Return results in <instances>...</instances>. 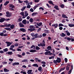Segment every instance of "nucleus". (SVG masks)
Here are the masks:
<instances>
[{
	"instance_id": "obj_48",
	"label": "nucleus",
	"mask_w": 74,
	"mask_h": 74,
	"mask_svg": "<svg viewBox=\"0 0 74 74\" xmlns=\"http://www.w3.org/2000/svg\"><path fill=\"white\" fill-rule=\"evenodd\" d=\"M30 11L32 12H33L34 11V10L32 8H31L30 10Z\"/></svg>"
},
{
	"instance_id": "obj_23",
	"label": "nucleus",
	"mask_w": 74,
	"mask_h": 74,
	"mask_svg": "<svg viewBox=\"0 0 74 74\" xmlns=\"http://www.w3.org/2000/svg\"><path fill=\"white\" fill-rule=\"evenodd\" d=\"M29 52L32 53H34L36 52V51L35 50L31 49L30 50Z\"/></svg>"
},
{
	"instance_id": "obj_46",
	"label": "nucleus",
	"mask_w": 74,
	"mask_h": 74,
	"mask_svg": "<svg viewBox=\"0 0 74 74\" xmlns=\"http://www.w3.org/2000/svg\"><path fill=\"white\" fill-rule=\"evenodd\" d=\"M69 51H71L72 50V47L71 46V47H69Z\"/></svg>"
},
{
	"instance_id": "obj_52",
	"label": "nucleus",
	"mask_w": 74,
	"mask_h": 74,
	"mask_svg": "<svg viewBox=\"0 0 74 74\" xmlns=\"http://www.w3.org/2000/svg\"><path fill=\"white\" fill-rule=\"evenodd\" d=\"M31 8V5H29L27 6V8Z\"/></svg>"
},
{
	"instance_id": "obj_27",
	"label": "nucleus",
	"mask_w": 74,
	"mask_h": 74,
	"mask_svg": "<svg viewBox=\"0 0 74 74\" xmlns=\"http://www.w3.org/2000/svg\"><path fill=\"white\" fill-rule=\"evenodd\" d=\"M33 66H34V67H38V65L36 64H33Z\"/></svg>"
},
{
	"instance_id": "obj_34",
	"label": "nucleus",
	"mask_w": 74,
	"mask_h": 74,
	"mask_svg": "<svg viewBox=\"0 0 74 74\" xmlns=\"http://www.w3.org/2000/svg\"><path fill=\"white\" fill-rule=\"evenodd\" d=\"M33 19L32 18H30L29 19V21L31 23H33Z\"/></svg>"
},
{
	"instance_id": "obj_50",
	"label": "nucleus",
	"mask_w": 74,
	"mask_h": 74,
	"mask_svg": "<svg viewBox=\"0 0 74 74\" xmlns=\"http://www.w3.org/2000/svg\"><path fill=\"white\" fill-rule=\"evenodd\" d=\"M46 36H47V34H46L45 33H43V34H42V36H43V37H45Z\"/></svg>"
},
{
	"instance_id": "obj_49",
	"label": "nucleus",
	"mask_w": 74,
	"mask_h": 74,
	"mask_svg": "<svg viewBox=\"0 0 74 74\" xmlns=\"http://www.w3.org/2000/svg\"><path fill=\"white\" fill-rule=\"evenodd\" d=\"M35 46H34V45H32V46L30 48L32 49L33 48H35Z\"/></svg>"
},
{
	"instance_id": "obj_47",
	"label": "nucleus",
	"mask_w": 74,
	"mask_h": 74,
	"mask_svg": "<svg viewBox=\"0 0 74 74\" xmlns=\"http://www.w3.org/2000/svg\"><path fill=\"white\" fill-rule=\"evenodd\" d=\"M60 7L62 8H63L64 7V5L63 4H62V5H60Z\"/></svg>"
},
{
	"instance_id": "obj_63",
	"label": "nucleus",
	"mask_w": 74,
	"mask_h": 74,
	"mask_svg": "<svg viewBox=\"0 0 74 74\" xmlns=\"http://www.w3.org/2000/svg\"><path fill=\"white\" fill-rule=\"evenodd\" d=\"M18 46V44L17 43H16L15 44H14V46L15 47H17Z\"/></svg>"
},
{
	"instance_id": "obj_4",
	"label": "nucleus",
	"mask_w": 74,
	"mask_h": 74,
	"mask_svg": "<svg viewBox=\"0 0 74 74\" xmlns=\"http://www.w3.org/2000/svg\"><path fill=\"white\" fill-rule=\"evenodd\" d=\"M6 16L8 17H11L12 14L11 13H10L9 12H6Z\"/></svg>"
},
{
	"instance_id": "obj_9",
	"label": "nucleus",
	"mask_w": 74,
	"mask_h": 74,
	"mask_svg": "<svg viewBox=\"0 0 74 74\" xmlns=\"http://www.w3.org/2000/svg\"><path fill=\"white\" fill-rule=\"evenodd\" d=\"M71 65L69 64H67V66H66V70L67 71H68Z\"/></svg>"
},
{
	"instance_id": "obj_33",
	"label": "nucleus",
	"mask_w": 74,
	"mask_h": 74,
	"mask_svg": "<svg viewBox=\"0 0 74 74\" xmlns=\"http://www.w3.org/2000/svg\"><path fill=\"white\" fill-rule=\"evenodd\" d=\"M69 27H74V24H69Z\"/></svg>"
},
{
	"instance_id": "obj_22",
	"label": "nucleus",
	"mask_w": 74,
	"mask_h": 74,
	"mask_svg": "<svg viewBox=\"0 0 74 74\" xmlns=\"http://www.w3.org/2000/svg\"><path fill=\"white\" fill-rule=\"evenodd\" d=\"M4 72H9V71H10V70H8V69H7L6 68H4Z\"/></svg>"
},
{
	"instance_id": "obj_64",
	"label": "nucleus",
	"mask_w": 74,
	"mask_h": 74,
	"mask_svg": "<svg viewBox=\"0 0 74 74\" xmlns=\"http://www.w3.org/2000/svg\"><path fill=\"white\" fill-rule=\"evenodd\" d=\"M25 52L22 53V56H25Z\"/></svg>"
},
{
	"instance_id": "obj_19",
	"label": "nucleus",
	"mask_w": 74,
	"mask_h": 74,
	"mask_svg": "<svg viewBox=\"0 0 74 74\" xmlns=\"http://www.w3.org/2000/svg\"><path fill=\"white\" fill-rule=\"evenodd\" d=\"M45 33L47 34H48L49 33V31L47 30H45L44 31Z\"/></svg>"
},
{
	"instance_id": "obj_35",
	"label": "nucleus",
	"mask_w": 74,
	"mask_h": 74,
	"mask_svg": "<svg viewBox=\"0 0 74 74\" xmlns=\"http://www.w3.org/2000/svg\"><path fill=\"white\" fill-rule=\"evenodd\" d=\"M22 20V19L21 18H18V22H21Z\"/></svg>"
},
{
	"instance_id": "obj_42",
	"label": "nucleus",
	"mask_w": 74,
	"mask_h": 74,
	"mask_svg": "<svg viewBox=\"0 0 74 74\" xmlns=\"http://www.w3.org/2000/svg\"><path fill=\"white\" fill-rule=\"evenodd\" d=\"M51 49L52 50L51 47L50 46H48L47 47V49Z\"/></svg>"
},
{
	"instance_id": "obj_29",
	"label": "nucleus",
	"mask_w": 74,
	"mask_h": 74,
	"mask_svg": "<svg viewBox=\"0 0 74 74\" xmlns=\"http://www.w3.org/2000/svg\"><path fill=\"white\" fill-rule=\"evenodd\" d=\"M38 70L39 71H40V72H42V71H41L42 70V67L41 66L39 67Z\"/></svg>"
},
{
	"instance_id": "obj_28",
	"label": "nucleus",
	"mask_w": 74,
	"mask_h": 74,
	"mask_svg": "<svg viewBox=\"0 0 74 74\" xmlns=\"http://www.w3.org/2000/svg\"><path fill=\"white\" fill-rule=\"evenodd\" d=\"M3 51L5 52H8V49L7 48H6V49H3Z\"/></svg>"
},
{
	"instance_id": "obj_36",
	"label": "nucleus",
	"mask_w": 74,
	"mask_h": 74,
	"mask_svg": "<svg viewBox=\"0 0 74 74\" xmlns=\"http://www.w3.org/2000/svg\"><path fill=\"white\" fill-rule=\"evenodd\" d=\"M17 56L18 57L20 58H21L22 57V56L21 54H17Z\"/></svg>"
},
{
	"instance_id": "obj_57",
	"label": "nucleus",
	"mask_w": 74,
	"mask_h": 74,
	"mask_svg": "<svg viewBox=\"0 0 74 74\" xmlns=\"http://www.w3.org/2000/svg\"><path fill=\"white\" fill-rule=\"evenodd\" d=\"M18 1L19 2V3H22L23 2V1H20V0H18Z\"/></svg>"
},
{
	"instance_id": "obj_58",
	"label": "nucleus",
	"mask_w": 74,
	"mask_h": 74,
	"mask_svg": "<svg viewBox=\"0 0 74 74\" xmlns=\"http://www.w3.org/2000/svg\"><path fill=\"white\" fill-rule=\"evenodd\" d=\"M48 3H49V4H51L53 3V2L51 1H48Z\"/></svg>"
},
{
	"instance_id": "obj_1",
	"label": "nucleus",
	"mask_w": 74,
	"mask_h": 74,
	"mask_svg": "<svg viewBox=\"0 0 74 74\" xmlns=\"http://www.w3.org/2000/svg\"><path fill=\"white\" fill-rule=\"evenodd\" d=\"M57 60H54L53 61V62L55 64H57V63H60L61 62V59L58 57L57 58Z\"/></svg>"
},
{
	"instance_id": "obj_17",
	"label": "nucleus",
	"mask_w": 74,
	"mask_h": 74,
	"mask_svg": "<svg viewBox=\"0 0 74 74\" xmlns=\"http://www.w3.org/2000/svg\"><path fill=\"white\" fill-rule=\"evenodd\" d=\"M54 8L56 10H59V8H58V6L57 5H55L54 7Z\"/></svg>"
},
{
	"instance_id": "obj_7",
	"label": "nucleus",
	"mask_w": 74,
	"mask_h": 74,
	"mask_svg": "<svg viewBox=\"0 0 74 74\" xmlns=\"http://www.w3.org/2000/svg\"><path fill=\"white\" fill-rule=\"evenodd\" d=\"M6 43L7 44V47L10 46V45H11V44H12V43L11 42H10L8 41H6Z\"/></svg>"
},
{
	"instance_id": "obj_41",
	"label": "nucleus",
	"mask_w": 74,
	"mask_h": 74,
	"mask_svg": "<svg viewBox=\"0 0 74 74\" xmlns=\"http://www.w3.org/2000/svg\"><path fill=\"white\" fill-rule=\"evenodd\" d=\"M61 36H62V37H64L66 36V34H64L63 33H62V35H60Z\"/></svg>"
},
{
	"instance_id": "obj_10",
	"label": "nucleus",
	"mask_w": 74,
	"mask_h": 74,
	"mask_svg": "<svg viewBox=\"0 0 74 74\" xmlns=\"http://www.w3.org/2000/svg\"><path fill=\"white\" fill-rule=\"evenodd\" d=\"M5 21V18H1L0 19V22L1 23H3Z\"/></svg>"
},
{
	"instance_id": "obj_37",
	"label": "nucleus",
	"mask_w": 74,
	"mask_h": 74,
	"mask_svg": "<svg viewBox=\"0 0 74 74\" xmlns=\"http://www.w3.org/2000/svg\"><path fill=\"white\" fill-rule=\"evenodd\" d=\"M29 27L30 28H34L35 27L34 26V25H30Z\"/></svg>"
},
{
	"instance_id": "obj_15",
	"label": "nucleus",
	"mask_w": 74,
	"mask_h": 74,
	"mask_svg": "<svg viewBox=\"0 0 74 74\" xmlns=\"http://www.w3.org/2000/svg\"><path fill=\"white\" fill-rule=\"evenodd\" d=\"M35 30V29L30 28L28 29V31H30V32L34 31V30Z\"/></svg>"
},
{
	"instance_id": "obj_44",
	"label": "nucleus",
	"mask_w": 74,
	"mask_h": 74,
	"mask_svg": "<svg viewBox=\"0 0 74 74\" xmlns=\"http://www.w3.org/2000/svg\"><path fill=\"white\" fill-rule=\"evenodd\" d=\"M36 49L37 50H38L40 49V47H39L38 46H37L36 47Z\"/></svg>"
},
{
	"instance_id": "obj_14",
	"label": "nucleus",
	"mask_w": 74,
	"mask_h": 74,
	"mask_svg": "<svg viewBox=\"0 0 74 74\" xmlns=\"http://www.w3.org/2000/svg\"><path fill=\"white\" fill-rule=\"evenodd\" d=\"M62 17L63 18H68V17L66 16L65 14H62Z\"/></svg>"
},
{
	"instance_id": "obj_59",
	"label": "nucleus",
	"mask_w": 74,
	"mask_h": 74,
	"mask_svg": "<svg viewBox=\"0 0 74 74\" xmlns=\"http://www.w3.org/2000/svg\"><path fill=\"white\" fill-rule=\"evenodd\" d=\"M41 64H46V62H45L42 61V62H41Z\"/></svg>"
},
{
	"instance_id": "obj_3",
	"label": "nucleus",
	"mask_w": 74,
	"mask_h": 74,
	"mask_svg": "<svg viewBox=\"0 0 74 74\" xmlns=\"http://www.w3.org/2000/svg\"><path fill=\"white\" fill-rule=\"evenodd\" d=\"M35 36L36 38H41L42 37V34H38V33H36L35 35Z\"/></svg>"
},
{
	"instance_id": "obj_43",
	"label": "nucleus",
	"mask_w": 74,
	"mask_h": 74,
	"mask_svg": "<svg viewBox=\"0 0 74 74\" xmlns=\"http://www.w3.org/2000/svg\"><path fill=\"white\" fill-rule=\"evenodd\" d=\"M51 33H55V31L53 29H52L51 30Z\"/></svg>"
},
{
	"instance_id": "obj_2",
	"label": "nucleus",
	"mask_w": 74,
	"mask_h": 74,
	"mask_svg": "<svg viewBox=\"0 0 74 74\" xmlns=\"http://www.w3.org/2000/svg\"><path fill=\"white\" fill-rule=\"evenodd\" d=\"M9 7L10 8H9V9L10 10H13V11L14 10V9H13L15 8V6L13 5V4H10Z\"/></svg>"
},
{
	"instance_id": "obj_12",
	"label": "nucleus",
	"mask_w": 74,
	"mask_h": 74,
	"mask_svg": "<svg viewBox=\"0 0 74 74\" xmlns=\"http://www.w3.org/2000/svg\"><path fill=\"white\" fill-rule=\"evenodd\" d=\"M13 54V53H12V51H8V52L6 53V54H8L10 55H12Z\"/></svg>"
},
{
	"instance_id": "obj_26",
	"label": "nucleus",
	"mask_w": 74,
	"mask_h": 74,
	"mask_svg": "<svg viewBox=\"0 0 74 74\" xmlns=\"http://www.w3.org/2000/svg\"><path fill=\"white\" fill-rule=\"evenodd\" d=\"M4 29L5 30H8L9 31H10L11 30V29L10 28H5Z\"/></svg>"
},
{
	"instance_id": "obj_31",
	"label": "nucleus",
	"mask_w": 74,
	"mask_h": 74,
	"mask_svg": "<svg viewBox=\"0 0 74 74\" xmlns=\"http://www.w3.org/2000/svg\"><path fill=\"white\" fill-rule=\"evenodd\" d=\"M9 3H10V2H9V1H6L4 3V5H5V6H6L8 4H9Z\"/></svg>"
},
{
	"instance_id": "obj_6",
	"label": "nucleus",
	"mask_w": 74,
	"mask_h": 74,
	"mask_svg": "<svg viewBox=\"0 0 74 74\" xmlns=\"http://www.w3.org/2000/svg\"><path fill=\"white\" fill-rule=\"evenodd\" d=\"M38 46L39 47L41 46V47H43L45 46V44L40 43V44H38Z\"/></svg>"
},
{
	"instance_id": "obj_45",
	"label": "nucleus",
	"mask_w": 74,
	"mask_h": 74,
	"mask_svg": "<svg viewBox=\"0 0 74 74\" xmlns=\"http://www.w3.org/2000/svg\"><path fill=\"white\" fill-rule=\"evenodd\" d=\"M20 14L21 15H22L23 16H24V12H21L20 13Z\"/></svg>"
},
{
	"instance_id": "obj_25",
	"label": "nucleus",
	"mask_w": 74,
	"mask_h": 74,
	"mask_svg": "<svg viewBox=\"0 0 74 74\" xmlns=\"http://www.w3.org/2000/svg\"><path fill=\"white\" fill-rule=\"evenodd\" d=\"M71 69L68 72V73H70L72 72V70L73 69V65H71Z\"/></svg>"
},
{
	"instance_id": "obj_61",
	"label": "nucleus",
	"mask_w": 74,
	"mask_h": 74,
	"mask_svg": "<svg viewBox=\"0 0 74 74\" xmlns=\"http://www.w3.org/2000/svg\"><path fill=\"white\" fill-rule=\"evenodd\" d=\"M67 35L68 36H69L70 35V32H68L67 33Z\"/></svg>"
},
{
	"instance_id": "obj_38",
	"label": "nucleus",
	"mask_w": 74,
	"mask_h": 74,
	"mask_svg": "<svg viewBox=\"0 0 74 74\" xmlns=\"http://www.w3.org/2000/svg\"><path fill=\"white\" fill-rule=\"evenodd\" d=\"M28 62V60H23L21 61V62Z\"/></svg>"
},
{
	"instance_id": "obj_20",
	"label": "nucleus",
	"mask_w": 74,
	"mask_h": 74,
	"mask_svg": "<svg viewBox=\"0 0 74 74\" xmlns=\"http://www.w3.org/2000/svg\"><path fill=\"white\" fill-rule=\"evenodd\" d=\"M51 53V51H47L45 53V54L46 55H48V53Z\"/></svg>"
},
{
	"instance_id": "obj_18",
	"label": "nucleus",
	"mask_w": 74,
	"mask_h": 74,
	"mask_svg": "<svg viewBox=\"0 0 74 74\" xmlns=\"http://www.w3.org/2000/svg\"><path fill=\"white\" fill-rule=\"evenodd\" d=\"M66 68V66H64L63 68H61L60 69V70L59 71V72H60L64 70Z\"/></svg>"
},
{
	"instance_id": "obj_62",
	"label": "nucleus",
	"mask_w": 74,
	"mask_h": 74,
	"mask_svg": "<svg viewBox=\"0 0 74 74\" xmlns=\"http://www.w3.org/2000/svg\"><path fill=\"white\" fill-rule=\"evenodd\" d=\"M38 7V5H36V6H34V9L35 10L36 8H37Z\"/></svg>"
},
{
	"instance_id": "obj_11",
	"label": "nucleus",
	"mask_w": 74,
	"mask_h": 74,
	"mask_svg": "<svg viewBox=\"0 0 74 74\" xmlns=\"http://www.w3.org/2000/svg\"><path fill=\"white\" fill-rule=\"evenodd\" d=\"M22 23L24 25H26L27 24V21L26 20H23L22 21Z\"/></svg>"
},
{
	"instance_id": "obj_13",
	"label": "nucleus",
	"mask_w": 74,
	"mask_h": 74,
	"mask_svg": "<svg viewBox=\"0 0 74 74\" xmlns=\"http://www.w3.org/2000/svg\"><path fill=\"white\" fill-rule=\"evenodd\" d=\"M20 30L21 32H26V30H25V29L24 28H20Z\"/></svg>"
},
{
	"instance_id": "obj_16",
	"label": "nucleus",
	"mask_w": 74,
	"mask_h": 74,
	"mask_svg": "<svg viewBox=\"0 0 74 74\" xmlns=\"http://www.w3.org/2000/svg\"><path fill=\"white\" fill-rule=\"evenodd\" d=\"M36 25H37V26L40 27L41 26L42 24V23H36Z\"/></svg>"
},
{
	"instance_id": "obj_8",
	"label": "nucleus",
	"mask_w": 74,
	"mask_h": 74,
	"mask_svg": "<svg viewBox=\"0 0 74 74\" xmlns=\"http://www.w3.org/2000/svg\"><path fill=\"white\" fill-rule=\"evenodd\" d=\"M19 25L20 27H24V25L21 22L19 23Z\"/></svg>"
},
{
	"instance_id": "obj_60",
	"label": "nucleus",
	"mask_w": 74,
	"mask_h": 74,
	"mask_svg": "<svg viewBox=\"0 0 74 74\" xmlns=\"http://www.w3.org/2000/svg\"><path fill=\"white\" fill-rule=\"evenodd\" d=\"M59 29L60 30H62L63 29V27H59Z\"/></svg>"
},
{
	"instance_id": "obj_53",
	"label": "nucleus",
	"mask_w": 74,
	"mask_h": 74,
	"mask_svg": "<svg viewBox=\"0 0 74 74\" xmlns=\"http://www.w3.org/2000/svg\"><path fill=\"white\" fill-rule=\"evenodd\" d=\"M10 20V18H7V19H5V21H9Z\"/></svg>"
},
{
	"instance_id": "obj_24",
	"label": "nucleus",
	"mask_w": 74,
	"mask_h": 74,
	"mask_svg": "<svg viewBox=\"0 0 74 74\" xmlns=\"http://www.w3.org/2000/svg\"><path fill=\"white\" fill-rule=\"evenodd\" d=\"M25 16L26 17H27V16H28L29 15L28 13H27V12L26 11H25Z\"/></svg>"
},
{
	"instance_id": "obj_5",
	"label": "nucleus",
	"mask_w": 74,
	"mask_h": 74,
	"mask_svg": "<svg viewBox=\"0 0 74 74\" xmlns=\"http://www.w3.org/2000/svg\"><path fill=\"white\" fill-rule=\"evenodd\" d=\"M58 27V24L57 23L53 24L51 26L52 27H54L55 28H56Z\"/></svg>"
},
{
	"instance_id": "obj_56",
	"label": "nucleus",
	"mask_w": 74,
	"mask_h": 74,
	"mask_svg": "<svg viewBox=\"0 0 74 74\" xmlns=\"http://www.w3.org/2000/svg\"><path fill=\"white\" fill-rule=\"evenodd\" d=\"M39 10H42V11H43L44 10V8H42V7H40L39 8Z\"/></svg>"
},
{
	"instance_id": "obj_51",
	"label": "nucleus",
	"mask_w": 74,
	"mask_h": 74,
	"mask_svg": "<svg viewBox=\"0 0 74 74\" xmlns=\"http://www.w3.org/2000/svg\"><path fill=\"white\" fill-rule=\"evenodd\" d=\"M64 61H65V62L66 63L67 62V61H68V59L67 58H65L64 59Z\"/></svg>"
},
{
	"instance_id": "obj_40",
	"label": "nucleus",
	"mask_w": 74,
	"mask_h": 74,
	"mask_svg": "<svg viewBox=\"0 0 74 74\" xmlns=\"http://www.w3.org/2000/svg\"><path fill=\"white\" fill-rule=\"evenodd\" d=\"M36 35V34H31V35L32 37H36L35 35Z\"/></svg>"
},
{
	"instance_id": "obj_32",
	"label": "nucleus",
	"mask_w": 74,
	"mask_h": 74,
	"mask_svg": "<svg viewBox=\"0 0 74 74\" xmlns=\"http://www.w3.org/2000/svg\"><path fill=\"white\" fill-rule=\"evenodd\" d=\"M26 7V6H23V7L21 8V10L22 11H24V10L25 9Z\"/></svg>"
},
{
	"instance_id": "obj_55",
	"label": "nucleus",
	"mask_w": 74,
	"mask_h": 74,
	"mask_svg": "<svg viewBox=\"0 0 74 74\" xmlns=\"http://www.w3.org/2000/svg\"><path fill=\"white\" fill-rule=\"evenodd\" d=\"M9 60L10 61H11V62H12L13 60V59H11V58H10V59H9Z\"/></svg>"
},
{
	"instance_id": "obj_21",
	"label": "nucleus",
	"mask_w": 74,
	"mask_h": 74,
	"mask_svg": "<svg viewBox=\"0 0 74 74\" xmlns=\"http://www.w3.org/2000/svg\"><path fill=\"white\" fill-rule=\"evenodd\" d=\"M32 71V70H29L28 71H27V74H32V73H31Z\"/></svg>"
},
{
	"instance_id": "obj_54",
	"label": "nucleus",
	"mask_w": 74,
	"mask_h": 74,
	"mask_svg": "<svg viewBox=\"0 0 74 74\" xmlns=\"http://www.w3.org/2000/svg\"><path fill=\"white\" fill-rule=\"evenodd\" d=\"M4 35V33L3 32H1L0 34V35L1 36H3Z\"/></svg>"
},
{
	"instance_id": "obj_39",
	"label": "nucleus",
	"mask_w": 74,
	"mask_h": 74,
	"mask_svg": "<svg viewBox=\"0 0 74 74\" xmlns=\"http://www.w3.org/2000/svg\"><path fill=\"white\" fill-rule=\"evenodd\" d=\"M64 26V25L63 24H62V23H60L58 24V27H60L61 26Z\"/></svg>"
},
{
	"instance_id": "obj_30",
	"label": "nucleus",
	"mask_w": 74,
	"mask_h": 74,
	"mask_svg": "<svg viewBox=\"0 0 74 74\" xmlns=\"http://www.w3.org/2000/svg\"><path fill=\"white\" fill-rule=\"evenodd\" d=\"M14 27L15 25H14L12 24L10 26V28L11 29H13V28Z\"/></svg>"
}]
</instances>
